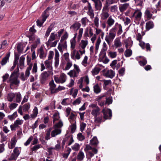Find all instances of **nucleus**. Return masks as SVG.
<instances>
[{
	"label": "nucleus",
	"instance_id": "21",
	"mask_svg": "<svg viewBox=\"0 0 161 161\" xmlns=\"http://www.w3.org/2000/svg\"><path fill=\"white\" fill-rule=\"evenodd\" d=\"M52 129V128H50L47 130V133L45 137V139L46 140H48L50 139V132Z\"/></svg>",
	"mask_w": 161,
	"mask_h": 161
},
{
	"label": "nucleus",
	"instance_id": "26",
	"mask_svg": "<svg viewBox=\"0 0 161 161\" xmlns=\"http://www.w3.org/2000/svg\"><path fill=\"white\" fill-rule=\"evenodd\" d=\"M114 20L112 18L111 16L109 17L107 20V23L109 26H111L114 24Z\"/></svg>",
	"mask_w": 161,
	"mask_h": 161
},
{
	"label": "nucleus",
	"instance_id": "24",
	"mask_svg": "<svg viewBox=\"0 0 161 161\" xmlns=\"http://www.w3.org/2000/svg\"><path fill=\"white\" fill-rule=\"evenodd\" d=\"M84 157V155L82 151H80L77 155V159L80 161H82L83 160Z\"/></svg>",
	"mask_w": 161,
	"mask_h": 161
},
{
	"label": "nucleus",
	"instance_id": "35",
	"mask_svg": "<svg viewBox=\"0 0 161 161\" xmlns=\"http://www.w3.org/2000/svg\"><path fill=\"white\" fill-rule=\"evenodd\" d=\"M132 54V51L129 49H127L125 52V55L126 57H129Z\"/></svg>",
	"mask_w": 161,
	"mask_h": 161
},
{
	"label": "nucleus",
	"instance_id": "28",
	"mask_svg": "<svg viewBox=\"0 0 161 161\" xmlns=\"http://www.w3.org/2000/svg\"><path fill=\"white\" fill-rule=\"evenodd\" d=\"M94 91L95 93H98L101 92V89L98 84H96L93 87Z\"/></svg>",
	"mask_w": 161,
	"mask_h": 161
},
{
	"label": "nucleus",
	"instance_id": "16",
	"mask_svg": "<svg viewBox=\"0 0 161 161\" xmlns=\"http://www.w3.org/2000/svg\"><path fill=\"white\" fill-rule=\"evenodd\" d=\"M42 19L41 21L38 20L36 21L37 25L39 27H41L42 25L47 18L46 16H44L43 15H42Z\"/></svg>",
	"mask_w": 161,
	"mask_h": 161
},
{
	"label": "nucleus",
	"instance_id": "44",
	"mask_svg": "<svg viewBox=\"0 0 161 161\" xmlns=\"http://www.w3.org/2000/svg\"><path fill=\"white\" fill-rule=\"evenodd\" d=\"M105 99H106V101H105V104H108L109 105L112 103V100L111 98L110 97L107 98L105 97Z\"/></svg>",
	"mask_w": 161,
	"mask_h": 161
},
{
	"label": "nucleus",
	"instance_id": "2",
	"mask_svg": "<svg viewBox=\"0 0 161 161\" xmlns=\"http://www.w3.org/2000/svg\"><path fill=\"white\" fill-rule=\"evenodd\" d=\"M53 73L52 71H48L42 73L40 77V82L42 84H44L50 74L52 75Z\"/></svg>",
	"mask_w": 161,
	"mask_h": 161
},
{
	"label": "nucleus",
	"instance_id": "49",
	"mask_svg": "<svg viewBox=\"0 0 161 161\" xmlns=\"http://www.w3.org/2000/svg\"><path fill=\"white\" fill-rule=\"evenodd\" d=\"M25 59V58L23 56L20 57L19 59V65L20 66H23L24 65Z\"/></svg>",
	"mask_w": 161,
	"mask_h": 161
},
{
	"label": "nucleus",
	"instance_id": "61",
	"mask_svg": "<svg viewBox=\"0 0 161 161\" xmlns=\"http://www.w3.org/2000/svg\"><path fill=\"white\" fill-rule=\"evenodd\" d=\"M53 122L54 123L55 121L58 119V118H59L58 114L57 113L53 115Z\"/></svg>",
	"mask_w": 161,
	"mask_h": 161
},
{
	"label": "nucleus",
	"instance_id": "7",
	"mask_svg": "<svg viewBox=\"0 0 161 161\" xmlns=\"http://www.w3.org/2000/svg\"><path fill=\"white\" fill-rule=\"evenodd\" d=\"M59 54L57 51H55V57L54 66L55 68H57L59 64Z\"/></svg>",
	"mask_w": 161,
	"mask_h": 161
},
{
	"label": "nucleus",
	"instance_id": "58",
	"mask_svg": "<svg viewBox=\"0 0 161 161\" xmlns=\"http://www.w3.org/2000/svg\"><path fill=\"white\" fill-rule=\"evenodd\" d=\"M117 10V7L116 5L111 7L110 11L112 12H116Z\"/></svg>",
	"mask_w": 161,
	"mask_h": 161
},
{
	"label": "nucleus",
	"instance_id": "19",
	"mask_svg": "<svg viewBox=\"0 0 161 161\" xmlns=\"http://www.w3.org/2000/svg\"><path fill=\"white\" fill-rule=\"evenodd\" d=\"M57 37V34H54V33H51L49 39L47 42V45L51 42L54 40Z\"/></svg>",
	"mask_w": 161,
	"mask_h": 161
},
{
	"label": "nucleus",
	"instance_id": "45",
	"mask_svg": "<svg viewBox=\"0 0 161 161\" xmlns=\"http://www.w3.org/2000/svg\"><path fill=\"white\" fill-rule=\"evenodd\" d=\"M30 105L29 103H26L23 105V110L24 111H27L30 108Z\"/></svg>",
	"mask_w": 161,
	"mask_h": 161
},
{
	"label": "nucleus",
	"instance_id": "5",
	"mask_svg": "<svg viewBox=\"0 0 161 161\" xmlns=\"http://www.w3.org/2000/svg\"><path fill=\"white\" fill-rule=\"evenodd\" d=\"M23 121L22 120L17 119L16 120L13 125H10L11 130H15V128L18 127V125H21L23 123Z\"/></svg>",
	"mask_w": 161,
	"mask_h": 161
},
{
	"label": "nucleus",
	"instance_id": "13",
	"mask_svg": "<svg viewBox=\"0 0 161 161\" xmlns=\"http://www.w3.org/2000/svg\"><path fill=\"white\" fill-rule=\"evenodd\" d=\"M129 6V4L125 3L119 6V9L121 12H123Z\"/></svg>",
	"mask_w": 161,
	"mask_h": 161
},
{
	"label": "nucleus",
	"instance_id": "39",
	"mask_svg": "<svg viewBox=\"0 0 161 161\" xmlns=\"http://www.w3.org/2000/svg\"><path fill=\"white\" fill-rule=\"evenodd\" d=\"M72 148L75 151H78L80 148V145L77 143H75L72 147Z\"/></svg>",
	"mask_w": 161,
	"mask_h": 161
},
{
	"label": "nucleus",
	"instance_id": "9",
	"mask_svg": "<svg viewBox=\"0 0 161 161\" xmlns=\"http://www.w3.org/2000/svg\"><path fill=\"white\" fill-rule=\"evenodd\" d=\"M10 56V52H9L6 55L5 57L3 58L2 61L1 62V64L3 66L5 65L8 61L9 58Z\"/></svg>",
	"mask_w": 161,
	"mask_h": 161
},
{
	"label": "nucleus",
	"instance_id": "36",
	"mask_svg": "<svg viewBox=\"0 0 161 161\" xmlns=\"http://www.w3.org/2000/svg\"><path fill=\"white\" fill-rule=\"evenodd\" d=\"M16 100L15 102L17 103H19L21 100V95L19 92L16 93Z\"/></svg>",
	"mask_w": 161,
	"mask_h": 161
},
{
	"label": "nucleus",
	"instance_id": "38",
	"mask_svg": "<svg viewBox=\"0 0 161 161\" xmlns=\"http://www.w3.org/2000/svg\"><path fill=\"white\" fill-rule=\"evenodd\" d=\"M107 48V47H103L101 52L100 54L103 55V57H104L106 56V52Z\"/></svg>",
	"mask_w": 161,
	"mask_h": 161
},
{
	"label": "nucleus",
	"instance_id": "51",
	"mask_svg": "<svg viewBox=\"0 0 161 161\" xmlns=\"http://www.w3.org/2000/svg\"><path fill=\"white\" fill-rule=\"evenodd\" d=\"M102 15L103 16L104 19L107 18L109 16V14L106 11H103L102 14Z\"/></svg>",
	"mask_w": 161,
	"mask_h": 161
},
{
	"label": "nucleus",
	"instance_id": "8",
	"mask_svg": "<svg viewBox=\"0 0 161 161\" xmlns=\"http://www.w3.org/2000/svg\"><path fill=\"white\" fill-rule=\"evenodd\" d=\"M105 97V95L104 94L98 96L97 98V101H98V105L100 106H103L105 104V101H101V100L104 97Z\"/></svg>",
	"mask_w": 161,
	"mask_h": 161
},
{
	"label": "nucleus",
	"instance_id": "53",
	"mask_svg": "<svg viewBox=\"0 0 161 161\" xmlns=\"http://www.w3.org/2000/svg\"><path fill=\"white\" fill-rule=\"evenodd\" d=\"M86 124L82 122L80 125V130L81 132H82L84 130L86 126Z\"/></svg>",
	"mask_w": 161,
	"mask_h": 161
},
{
	"label": "nucleus",
	"instance_id": "11",
	"mask_svg": "<svg viewBox=\"0 0 161 161\" xmlns=\"http://www.w3.org/2000/svg\"><path fill=\"white\" fill-rule=\"evenodd\" d=\"M116 30V28L114 27L110 30L109 35L110 38L113 39L115 36V31Z\"/></svg>",
	"mask_w": 161,
	"mask_h": 161
},
{
	"label": "nucleus",
	"instance_id": "48",
	"mask_svg": "<svg viewBox=\"0 0 161 161\" xmlns=\"http://www.w3.org/2000/svg\"><path fill=\"white\" fill-rule=\"evenodd\" d=\"M71 151V149L70 148H68L67 150V153H64L63 155V157L65 158H67L69 154L70 153V152Z\"/></svg>",
	"mask_w": 161,
	"mask_h": 161
},
{
	"label": "nucleus",
	"instance_id": "20",
	"mask_svg": "<svg viewBox=\"0 0 161 161\" xmlns=\"http://www.w3.org/2000/svg\"><path fill=\"white\" fill-rule=\"evenodd\" d=\"M16 95V93H10L8 94L7 97V99L8 101L12 102L14 98Z\"/></svg>",
	"mask_w": 161,
	"mask_h": 161
},
{
	"label": "nucleus",
	"instance_id": "55",
	"mask_svg": "<svg viewBox=\"0 0 161 161\" xmlns=\"http://www.w3.org/2000/svg\"><path fill=\"white\" fill-rule=\"evenodd\" d=\"M65 77V75L64 74H63L60 75L59 78L60 82L61 83H63L65 81V80L64 79V78Z\"/></svg>",
	"mask_w": 161,
	"mask_h": 161
},
{
	"label": "nucleus",
	"instance_id": "50",
	"mask_svg": "<svg viewBox=\"0 0 161 161\" xmlns=\"http://www.w3.org/2000/svg\"><path fill=\"white\" fill-rule=\"evenodd\" d=\"M139 63L141 65L144 66L147 64V61L145 58H143L142 61L139 62Z\"/></svg>",
	"mask_w": 161,
	"mask_h": 161
},
{
	"label": "nucleus",
	"instance_id": "10",
	"mask_svg": "<svg viewBox=\"0 0 161 161\" xmlns=\"http://www.w3.org/2000/svg\"><path fill=\"white\" fill-rule=\"evenodd\" d=\"M100 109L99 107H96L93 109L91 112V114L94 116H97L100 114Z\"/></svg>",
	"mask_w": 161,
	"mask_h": 161
},
{
	"label": "nucleus",
	"instance_id": "4",
	"mask_svg": "<svg viewBox=\"0 0 161 161\" xmlns=\"http://www.w3.org/2000/svg\"><path fill=\"white\" fill-rule=\"evenodd\" d=\"M49 86H50V89L51 90V93L53 94L57 92V88H56V85L54 84L53 80L49 83Z\"/></svg>",
	"mask_w": 161,
	"mask_h": 161
},
{
	"label": "nucleus",
	"instance_id": "37",
	"mask_svg": "<svg viewBox=\"0 0 161 161\" xmlns=\"http://www.w3.org/2000/svg\"><path fill=\"white\" fill-rule=\"evenodd\" d=\"M71 128V131L72 133H73L76 129V122L75 121V123H73L70 126Z\"/></svg>",
	"mask_w": 161,
	"mask_h": 161
},
{
	"label": "nucleus",
	"instance_id": "17",
	"mask_svg": "<svg viewBox=\"0 0 161 161\" xmlns=\"http://www.w3.org/2000/svg\"><path fill=\"white\" fill-rule=\"evenodd\" d=\"M54 130H53L51 132L52 137H55L56 136L60 134L61 133V130L56 128Z\"/></svg>",
	"mask_w": 161,
	"mask_h": 161
},
{
	"label": "nucleus",
	"instance_id": "33",
	"mask_svg": "<svg viewBox=\"0 0 161 161\" xmlns=\"http://www.w3.org/2000/svg\"><path fill=\"white\" fill-rule=\"evenodd\" d=\"M100 70V69L98 67H95L93 69H92V75H95L99 73Z\"/></svg>",
	"mask_w": 161,
	"mask_h": 161
},
{
	"label": "nucleus",
	"instance_id": "22",
	"mask_svg": "<svg viewBox=\"0 0 161 161\" xmlns=\"http://www.w3.org/2000/svg\"><path fill=\"white\" fill-rule=\"evenodd\" d=\"M154 26L153 22L149 21L146 23V28L147 30H149L150 29L152 28Z\"/></svg>",
	"mask_w": 161,
	"mask_h": 161
},
{
	"label": "nucleus",
	"instance_id": "34",
	"mask_svg": "<svg viewBox=\"0 0 161 161\" xmlns=\"http://www.w3.org/2000/svg\"><path fill=\"white\" fill-rule=\"evenodd\" d=\"M17 112H15L12 115H8V117L10 120H12L14 119L17 117Z\"/></svg>",
	"mask_w": 161,
	"mask_h": 161
},
{
	"label": "nucleus",
	"instance_id": "14",
	"mask_svg": "<svg viewBox=\"0 0 161 161\" xmlns=\"http://www.w3.org/2000/svg\"><path fill=\"white\" fill-rule=\"evenodd\" d=\"M38 52L39 53V57L40 58L42 59L46 57V54L45 53L43 48L42 47L40 48L38 51Z\"/></svg>",
	"mask_w": 161,
	"mask_h": 161
},
{
	"label": "nucleus",
	"instance_id": "64",
	"mask_svg": "<svg viewBox=\"0 0 161 161\" xmlns=\"http://www.w3.org/2000/svg\"><path fill=\"white\" fill-rule=\"evenodd\" d=\"M14 153L15 154L16 156H18L19 154V150L17 148H15L14 150Z\"/></svg>",
	"mask_w": 161,
	"mask_h": 161
},
{
	"label": "nucleus",
	"instance_id": "31",
	"mask_svg": "<svg viewBox=\"0 0 161 161\" xmlns=\"http://www.w3.org/2000/svg\"><path fill=\"white\" fill-rule=\"evenodd\" d=\"M51 8L50 7H48L44 11L43 14H42L44 16H46L47 17L49 16V14L48 11L49 10H51Z\"/></svg>",
	"mask_w": 161,
	"mask_h": 161
},
{
	"label": "nucleus",
	"instance_id": "57",
	"mask_svg": "<svg viewBox=\"0 0 161 161\" xmlns=\"http://www.w3.org/2000/svg\"><path fill=\"white\" fill-rule=\"evenodd\" d=\"M116 3L115 0H106V4L109 5Z\"/></svg>",
	"mask_w": 161,
	"mask_h": 161
},
{
	"label": "nucleus",
	"instance_id": "18",
	"mask_svg": "<svg viewBox=\"0 0 161 161\" xmlns=\"http://www.w3.org/2000/svg\"><path fill=\"white\" fill-rule=\"evenodd\" d=\"M114 71L112 70H108L105 74L106 76L111 78H113L114 76Z\"/></svg>",
	"mask_w": 161,
	"mask_h": 161
},
{
	"label": "nucleus",
	"instance_id": "62",
	"mask_svg": "<svg viewBox=\"0 0 161 161\" xmlns=\"http://www.w3.org/2000/svg\"><path fill=\"white\" fill-rule=\"evenodd\" d=\"M103 81L105 86L111 84V81L110 80H103Z\"/></svg>",
	"mask_w": 161,
	"mask_h": 161
},
{
	"label": "nucleus",
	"instance_id": "27",
	"mask_svg": "<svg viewBox=\"0 0 161 161\" xmlns=\"http://www.w3.org/2000/svg\"><path fill=\"white\" fill-rule=\"evenodd\" d=\"M90 143L94 146L97 145L98 143V141L96 137L94 136L91 140Z\"/></svg>",
	"mask_w": 161,
	"mask_h": 161
},
{
	"label": "nucleus",
	"instance_id": "23",
	"mask_svg": "<svg viewBox=\"0 0 161 161\" xmlns=\"http://www.w3.org/2000/svg\"><path fill=\"white\" fill-rule=\"evenodd\" d=\"M88 44V41H84L82 40L81 43L80 44V46L83 49H84L86 46Z\"/></svg>",
	"mask_w": 161,
	"mask_h": 161
},
{
	"label": "nucleus",
	"instance_id": "42",
	"mask_svg": "<svg viewBox=\"0 0 161 161\" xmlns=\"http://www.w3.org/2000/svg\"><path fill=\"white\" fill-rule=\"evenodd\" d=\"M18 157L15 154L12 153L10 157L8 159L9 160H16Z\"/></svg>",
	"mask_w": 161,
	"mask_h": 161
},
{
	"label": "nucleus",
	"instance_id": "56",
	"mask_svg": "<svg viewBox=\"0 0 161 161\" xmlns=\"http://www.w3.org/2000/svg\"><path fill=\"white\" fill-rule=\"evenodd\" d=\"M72 65V63L70 62L69 61H68L67 64L65 68V70H67L69 69L71 67Z\"/></svg>",
	"mask_w": 161,
	"mask_h": 161
},
{
	"label": "nucleus",
	"instance_id": "40",
	"mask_svg": "<svg viewBox=\"0 0 161 161\" xmlns=\"http://www.w3.org/2000/svg\"><path fill=\"white\" fill-rule=\"evenodd\" d=\"M63 125L62 122L61 121H60L57 124H55L53 126V127L54 128H61V127Z\"/></svg>",
	"mask_w": 161,
	"mask_h": 161
},
{
	"label": "nucleus",
	"instance_id": "46",
	"mask_svg": "<svg viewBox=\"0 0 161 161\" xmlns=\"http://www.w3.org/2000/svg\"><path fill=\"white\" fill-rule=\"evenodd\" d=\"M16 140L15 139V138H13L11 139V147H9V148L11 149H12L13 148L15 145L16 144Z\"/></svg>",
	"mask_w": 161,
	"mask_h": 161
},
{
	"label": "nucleus",
	"instance_id": "25",
	"mask_svg": "<svg viewBox=\"0 0 161 161\" xmlns=\"http://www.w3.org/2000/svg\"><path fill=\"white\" fill-rule=\"evenodd\" d=\"M133 16L137 19H140L142 16V13L139 11H136L133 14Z\"/></svg>",
	"mask_w": 161,
	"mask_h": 161
},
{
	"label": "nucleus",
	"instance_id": "29",
	"mask_svg": "<svg viewBox=\"0 0 161 161\" xmlns=\"http://www.w3.org/2000/svg\"><path fill=\"white\" fill-rule=\"evenodd\" d=\"M53 27L52 26V25H50L49 27H48L46 32V33L45 37H47L49 35L50 32L52 30Z\"/></svg>",
	"mask_w": 161,
	"mask_h": 161
},
{
	"label": "nucleus",
	"instance_id": "15",
	"mask_svg": "<svg viewBox=\"0 0 161 161\" xmlns=\"http://www.w3.org/2000/svg\"><path fill=\"white\" fill-rule=\"evenodd\" d=\"M47 68L52 71V61L51 60H46L44 62Z\"/></svg>",
	"mask_w": 161,
	"mask_h": 161
},
{
	"label": "nucleus",
	"instance_id": "54",
	"mask_svg": "<svg viewBox=\"0 0 161 161\" xmlns=\"http://www.w3.org/2000/svg\"><path fill=\"white\" fill-rule=\"evenodd\" d=\"M137 6H142L143 3L142 0H134Z\"/></svg>",
	"mask_w": 161,
	"mask_h": 161
},
{
	"label": "nucleus",
	"instance_id": "59",
	"mask_svg": "<svg viewBox=\"0 0 161 161\" xmlns=\"http://www.w3.org/2000/svg\"><path fill=\"white\" fill-rule=\"evenodd\" d=\"M18 104L15 103H11L9 106L11 110H12L16 107Z\"/></svg>",
	"mask_w": 161,
	"mask_h": 161
},
{
	"label": "nucleus",
	"instance_id": "1",
	"mask_svg": "<svg viewBox=\"0 0 161 161\" xmlns=\"http://www.w3.org/2000/svg\"><path fill=\"white\" fill-rule=\"evenodd\" d=\"M19 71V67H17L12 73L7 81V82L9 83L10 88L11 89H14L15 86H18L19 84V80L18 79Z\"/></svg>",
	"mask_w": 161,
	"mask_h": 161
},
{
	"label": "nucleus",
	"instance_id": "6",
	"mask_svg": "<svg viewBox=\"0 0 161 161\" xmlns=\"http://www.w3.org/2000/svg\"><path fill=\"white\" fill-rule=\"evenodd\" d=\"M95 3V8L96 10H101L102 7V4L100 0H92Z\"/></svg>",
	"mask_w": 161,
	"mask_h": 161
},
{
	"label": "nucleus",
	"instance_id": "60",
	"mask_svg": "<svg viewBox=\"0 0 161 161\" xmlns=\"http://www.w3.org/2000/svg\"><path fill=\"white\" fill-rule=\"evenodd\" d=\"M33 137L32 136H31L29 137V138L28 139L27 141L24 143V145L25 146H27L29 145L31 142L33 140Z\"/></svg>",
	"mask_w": 161,
	"mask_h": 161
},
{
	"label": "nucleus",
	"instance_id": "30",
	"mask_svg": "<svg viewBox=\"0 0 161 161\" xmlns=\"http://www.w3.org/2000/svg\"><path fill=\"white\" fill-rule=\"evenodd\" d=\"M94 120L95 122L97 123H101L102 122V116H95L94 117Z\"/></svg>",
	"mask_w": 161,
	"mask_h": 161
},
{
	"label": "nucleus",
	"instance_id": "43",
	"mask_svg": "<svg viewBox=\"0 0 161 161\" xmlns=\"http://www.w3.org/2000/svg\"><path fill=\"white\" fill-rule=\"evenodd\" d=\"M78 139L80 141L84 140L85 139V137L81 133H79L77 134Z\"/></svg>",
	"mask_w": 161,
	"mask_h": 161
},
{
	"label": "nucleus",
	"instance_id": "41",
	"mask_svg": "<svg viewBox=\"0 0 161 161\" xmlns=\"http://www.w3.org/2000/svg\"><path fill=\"white\" fill-rule=\"evenodd\" d=\"M108 55L112 58H115L117 56V53L115 52H109L108 53Z\"/></svg>",
	"mask_w": 161,
	"mask_h": 161
},
{
	"label": "nucleus",
	"instance_id": "47",
	"mask_svg": "<svg viewBox=\"0 0 161 161\" xmlns=\"http://www.w3.org/2000/svg\"><path fill=\"white\" fill-rule=\"evenodd\" d=\"M37 63L35 62L33 64L32 72L33 73H36L37 72Z\"/></svg>",
	"mask_w": 161,
	"mask_h": 161
},
{
	"label": "nucleus",
	"instance_id": "63",
	"mask_svg": "<svg viewBox=\"0 0 161 161\" xmlns=\"http://www.w3.org/2000/svg\"><path fill=\"white\" fill-rule=\"evenodd\" d=\"M145 14L147 16V18H150L152 16V14H151L150 12L148 10H146L145 12Z\"/></svg>",
	"mask_w": 161,
	"mask_h": 161
},
{
	"label": "nucleus",
	"instance_id": "52",
	"mask_svg": "<svg viewBox=\"0 0 161 161\" xmlns=\"http://www.w3.org/2000/svg\"><path fill=\"white\" fill-rule=\"evenodd\" d=\"M81 98L80 97H79L76 99L74 101L73 103V104L74 105H76L77 104H79L81 102Z\"/></svg>",
	"mask_w": 161,
	"mask_h": 161
},
{
	"label": "nucleus",
	"instance_id": "12",
	"mask_svg": "<svg viewBox=\"0 0 161 161\" xmlns=\"http://www.w3.org/2000/svg\"><path fill=\"white\" fill-rule=\"evenodd\" d=\"M81 25L78 22H76L70 27V29H73L74 31H77L80 28Z\"/></svg>",
	"mask_w": 161,
	"mask_h": 161
},
{
	"label": "nucleus",
	"instance_id": "32",
	"mask_svg": "<svg viewBox=\"0 0 161 161\" xmlns=\"http://www.w3.org/2000/svg\"><path fill=\"white\" fill-rule=\"evenodd\" d=\"M114 45L116 48L120 47L121 46V43L120 40L118 39H116L114 42Z\"/></svg>",
	"mask_w": 161,
	"mask_h": 161
},
{
	"label": "nucleus",
	"instance_id": "3",
	"mask_svg": "<svg viewBox=\"0 0 161 161\" xmlns=\"http://www.w3.org/2000/svg\"><path fill=\"white\" fill-rule=\"evenodd\" d=\"M102 112L103 114V118L105 119H111L112 116V113L111 109H108L105 110L103 109L102 110Z\"/></svg>",
	"mask_w": 161,
	"mask_h": 161
}]
</instances>
